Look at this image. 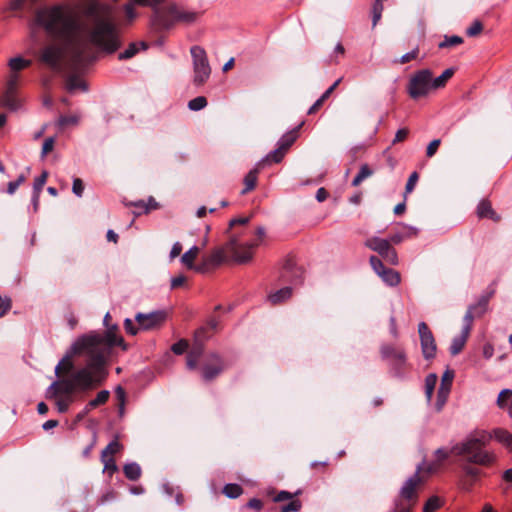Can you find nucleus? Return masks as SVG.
<instances>
[{"mask_svg": "<svg viewBox=\"0 0 512 512\" xmlns=\"http://www.w3.org/2000/svg\"><path fill=\"white\" fill-rule=\"evenodd\" d=\"M491 438H494L496 441L501 443L502 445L512 448V434L505 429L497 428L492 431L491 434H488Z\"/></svg>", "mask_w": 512, "mask_h": 512, "instance_id": "19", "label": "nucleus"}, {"mask_svg": "<svg viewBox=\"0 0 512 512\" xmlns=\"http://www.w3.org/2000/svg\"><path fill=\"white\" fill-rule=\"evenodd\" d=\"M172 5L169 4L165 7L155 8L151 24L156 30H168L176 24V19L171 13Z\"/></svg>", "mask_w": 512, "mask_h": 512, "instance_id": "11", "label": "nucleus"}, {"mask_svg": "<svg viewBox=\"0 0 512 512\" xmlns=\"http://www.w3.org/2000/svg\"><path fill=\"white\" fill-rule=\"evenodd\" d=\"M421 467H417V471L413 476L408 478L403 486L400 489V498L401 500L398 503H402L404 505L411 504V508L415 505L417 501V487L422 482L421 477L419 476V472Z\"/></svg>", "mask_w": 512, "mask_h": 512, "instance_id": "9", "label": "nucleus"}, {"mask_svg": "<svg viewBox=\"0 0 512 512\" xmlns=\"http://www.w3.org/2000/svg\"><path fill=\"white\" fill-rule=\"evenodd\" d=\"M490 440V436L485 431L471 435L460 444L452 447L456 455H466L471 463L487 465L493 462L494 455L482 449Z\"/></svg>", "mask_w": 512, "mask_h": 512, "instance_id": "3", "label": "nucleus"}, {"mask_svg": "<svg viewBox=\"0 0 512 512\" xmlns=\"http://www.w3.org/2000/svg\"><path fill=\"white\" fill-rule=\"evenodd\" d=\"M101 462L104 465V472H108L111 475L117 470V465L112 456L101 454Z\"/></svg>", "mask_w": 512, "mask_h": 512, "instance_id": "37", "label": "nucleus"}, {"mask_svg": "<svg viewBox=\"0 0 512 512\" xmlns=\"http://www.w3.org/2000/svg\"><path fill=\"white\" fill-rule=\"evenodd\" d=\"M411 237V234H405L404 232L395 233L390 236L388 239L390 243L399 244L401 243L405 238Z\"/></svg>", "mask_w": 512, "mask_h": 512, "instance_id": "60", "label": "nucleus"}, {"mask_svg": "<svg viewBox=\"0 0 512 512\" xmlns=\"http://www.w3.org/2000/svg\"><path fill=\"white\" fill-rule=\"evenodd\" d=\"M247 507L257 510V511H260L263 507V504H262L261 500H259L257 498H252L248 501Z\"/></svg>", "mask_w": 512, "mask_h": 512, "instance_id": "64", "label": "nucleus"}, {"mask_svg": "<svg viewBox=\"0 0 512 512\" xmlns=\"http://www.w3.org/2000/svg\"><path fill=\"white\" fill-rule=\"evenodd\" d=\"M433 89L432 73L428 69L415 73L408 84V93L413 99L426 96Z\"/></svg>", "mask_w": 512, "mask_h": 512, "instance_id": "6", "label": "nucleus"}, {"mask_svg": "<svg viewBox=\"0 0 512 512\" xmlns=\"http://www.w3.org/2000/svg\"><path fill=\"white\" fill-rule=\"evenodd\" d=\"M296 137V132L286 133L280 138L277 145L287 152L290 146L295 142Z\"/></svg>", "mask_w": 512, "mask_h": 512, "instance_id": "36", "label": "nucleus"}, {"mask_svg": "<svg viewBox=\"0 0 512 512\" xmlns=\"http://www.w3.org/2000/svg\"><path fill=\"white\" fill-rule=\"evenodd\" d=\"M0 105L10 111H18L22 107L21 99L17 96V90H5Z\"/></svg>", "mask_w": 512, "mask_h": 512, "instance_id": "16", "label": "nucleus"}, {"mask_svg": "<svg viewBox=\"0 0 512 512\" xmlns=\"http://www.w3.org/2000/svg\"><path fill=\"white\" fill-rule=\"evenodd\" d=\"M35 21L59 42L44 47L40 60L53 70L68 73L69 92L88 90L80 74L95 59L96 50L113 53L121 44L112 6L107 3L92 2L83 19L66 6L44 8L37 12Z\"/></svg>", "mask_w": 512, "mask_h": 512, "instance_id": "1", "label": "nucleus"}, {"mask_svg": "<svg viewBox=\"0 0 512 512\" xmlns=\"http://www.w3.org/2000/svg\"><path fill=\"white\" fill-rule=\"evenodd\" d=\"M147 48V44L145 42L139 43H131L129 47L120 53V59H129L133 57L139 50H145Z\"/></svg>", "mask_w": 512, "mask_h": 512, "instance_id": "31", "label": "nucleus"}, {"mask_svg": "<svg viewBox=\"0 0 512 512\" xmlns=\"http://www.w3.org/2000/svg\"><path fill=\"white\" fill-rule=\"evenodd\" d=\"M242 492V487L234 483L226 484L223 488V494L231 499L238 498L242 494Z\"/></svg>", "mask_w": 512, "mask_h": 512, "instance_id": "35", "label": "nucleus"}, {"mask_svg": "<svg viewBox=\"0 0 512 512\" xmlns=\"http://www.w3.org/2000/svg\"><path fill=\"white\" fill-rule=\"evenodd\" d=\"M379 277L389 286H397L400 283V274L390 268H386Z\"/></svg>", "mask_w": 512, "mask_h": 512, "instance_id": "25", "label": "nucleus"}, {"mask_svg": "<svg viewBox=\"0 0 512 512\" xmlns=\"http://www.w3.org/2000/svg\"><path fill=\"white\" fill-rule=\"evenodd\" d=\"M223 370L221 359L216 354H211L203 367V379L210 381Z\"/></svg>", "mask_w": 512, "mask_h": 512, "instance_id": "14", "label": "nucleus"}, {"mask_svg": "<svg viewBox=\"0 0 512 512\" xmlns=\"http://www.w3.org/2000/svg\"><path fill=\"white\" fill-rule=\"evenodd\" d=\"M31 65V60L24 59L23 57L17 56L11 58L8 62V66L11 72L17 73L20 70H23Z\"/></svg>", "mask_w": 512, "mask_h": 512, "instance_id": "29", "label": "nucleus"}, {"mask_svg": "<svg viewBox=\"0 0 512 512\" xmlns=\"http://www.w3.org/2000/svg\"><path fill=\"white\" fill-rule=\"evenodd\" d=\"M223 260L224 251L222 249L214 250L208 258L204 259L202 265L195 268V271L203 273L207 270V266H218L223 262Z\"/></svg>", "mask_w": 512, "mask_h": 512, "instance_id": "17", "label": "nucleus"}, {"mask_svg": "<svg viewBox=\"0 0 512 512\" xmlns=\"http://www.w3.org/2000/svg\"><path fill=\"white\" fill-rule=\"evenodd\" d=\"M110 396V392L108 390L100 391L94 399L89 401L84 408V413H89L92 409L105 404Z\"/></svg>", "mask_w": 512, "mask_h": 512, "instance_id": "22", "label": "nucleus"}, {"mask_svg": "<svg viewBox=\"0 0 512 512\" xmlns=\"http://www.w3.org/2000/svg\"><path fill=\"white\" fill-rule=\"evenodd\" d=\"M301 508V502L299 500H292L288 504L281 507V512H297Z\"/></svg>", "mask_w": 512, "mask_h": 512, "instance_id": "47", "label": "nucleus"}, {"mask_svg": "<svg viewBox=\"0 0 512 512\" xmlns=\"http://www.w3.org/2000/svg\"><path fill=\"white\" fill-rule=\"evenodd\" d=\"M489 296L482 297L476 305L470 306L464 316L462 332L469 334L475 314H483L488 306Z\"/></svg>", "mask_w": 512, "mask_h": 512, "instance_id": "13", "label": "nucleus"}, {"mask_svg": "<svg viewBox=\"0 0 512 512\" xmlns=\"http://www.w3.org/2000/svg\"><path fill=\"white\" fill-rule=\"evenodd\" d=\"M454 70L452 68H448L443 73L436 77L432 78V84L434 89H439L441 87H444L446 82L453 76Z\"/></svg>", "mask_w": 512, "mask_h": 512, "instance_id": "33", "label": "nucleus"}, {"mask_svg": "<svg viewBox=\"0 0 512 512\" xmlns=\"http://www.w3.org/2000/svg\"><path fill=\"white\" fill-rule=\"evenodd\" d=\"M203 354V345L201 343H195L192 349L189 351L187 356V367L189 369H195L200 357Z\"/></svg>", "mask_w": 512, "mask_h": 512, "instance_id": "20", "label": "nucleus"}, {"mask_svg": "<svg viewBox=\"0 0 512 512\" xmlns=\"http://www.w3.org/2000/svg\"><path fill=\"white\" fill-rule=\"evenodd\" d=\"M55 139L53 137H49L45 139L42 146V157L46 156L49 152H51L54 148Z\"/></svg>", "mask_w": 512, "mask_h": 512, "instance_id": "54", "label": "nucleus"}, {"mask_svg": "<svg viewBox=\"0 0 512 512\" xmlns=\"http://www.w3.org/2000/svg\"><path fill=\"white\" fill-rule=\"evenodd\" d=\"M133 3L142 5V6H149L155 10V8H159L158 5L164 2V0H132Z\"/></svg>", "mask_w": 512, "mask_h": 512, "instance_id": "52", "label": "nucleus"}, {"mask_svg": "<svg viewBox=\"0 0 512 512\" xmlns=\"http://www.w3.org/2000/svg\"><path fill=\"white\" fill-rule=\"evenodd\" d=\"M441 141L440 139H434L429 143L426 149V155L427 157H433L435 153L437 152V149L440 145Z\"/></svg>", "mask_w": 512, "mask_h": 512, "instance_id": "56", "label": "nucleus"}, {"mask_svg": "<svg viewBox=\"0 0 512 512\" xmlns=\"http://www.w3.org/2000/svg\"><path fill=\"white\" fill-rule=\"evenodd\" d=\"M18 82L19 75L17 73L11 72L7 80L6 90H17Z\"/></svg>", "mask_w": 512, "mask_h": 512, "instance_id": "50", "label": "nucleus"}, {"mask_svg": "<svg viewBox=\"0 0 512 512\" xmlns=\"http://www.w3.org/2000/svg\"><path fill=\"white\" fill-rule=\"evenodd\" d=\"M113 346H122L126 349L123 339L117 336L114 330L105 333L91 332L77 338L65 357L56 365L55 374L58 376L61 369L69 371L72 368L70 358L77 354H85L88 357L86 366L72 373L69 378L54 381L47 389V396L70 395L76 390L86 391L100 385L107 377L104 366Z\"/></svg>", "mask_w": 512, "mask_h": 512, "instance_id": "2", "label": "nucleus"}, {"mask_svg": "<svg viewBox=\"0 0 512 512\" xmlns=\"http://www.w3.org/2000/svg\"><path fill=\"white\" fill-rule=\"evenodd\" d=\"M186 281V277L182 274L175 276L171 279V288L175 289L182 286Z\"/></svg>", "mask_w": 512, "mask_h": 512, "instance_id": "62", "label": "nucleus"}, {"mask_svg": "<svg viewBox=\"0 0 512 512\" xmlns=\"http://www.w3.org/2000/svg\"><path fill=\"white\" fill-rule=\"evenodd\" d=\"M285 153L286 152L278 146L275 150H273L268 155H266L263 159H261L258 162V166L264 167L265 164L272 163V162L279 163L283 159Z\"/></svg>", "mask_w": 512, "mask_h": 512, "instance_id": "24", "label": "nucleus"}, {"mask_svg": "<svg viewBox=\"0 0 512 512\" xmlns=\"http://www.w3.org/2000/svg\"><path fill=\"white\" fill-rule=\"evenodd\" d=\"M418 333L423 357L426 360L433 359L436 356L437 346L434 336L425 322L418 324Z\"/></svg>", "mask_w": 512, "mask_h": 512, "instance_id": "10", "label": "nucleus"}, {"mask_svg": "<svg viewBox=\"0 0 512 512\" xmlns=\"http://www.w3.org/2000/svg\"><path fill=\"white\" fill-rule=\"evenodd\" d=\"M124 327L127 333L131 335H136L138 333V328L134 326L131 319L126 318L124 321Z\"/></svg>", "mask_w": 512, "mask_h": 512, "instance_id": "61", "label": "nucleus"}, {"mask_svg": "<svg viewBox=\"0 0 512 512\" xmlns=\"http://www.w3.org/2000/svg\"><path fill=\"white\" fill-rule=\"evenodd\" d=\"M261 168L262 167L258 166L257 163L256 166L247 173V175L244 178L245 188L242 190V194H245L248 191H251L255 188L257 182V174Z\"/></svg>", "mask_w": 512, "mask_h": 512, "instance_id": "23", "label": "nucleus"}, {"mask_svg": "<svg viewBox=\"0 0 512 512\" xmlns=\"http://www.w3.org/2000/svg\"><path fill=\"white\" fill-rule=\"evenodd\" d=\"M418 181V174L416 172H413L409 178H408V181L406 183V186H405V195L411 193L416 185Z\"/></svg>", "mask_w": 512, "mask_h": 512, "instance_id": "49", "label": "nucleus"}, {"mask_svg": "<svg viewBox=\"0 0 512 512\" xmlns=\"http://www.w3.org/2000/svg\"><path fill=\"white\" fill-rule=\"evenodd\" d=\"M369 262L372 269L378 276L386 269L383 262L376 256H371Z\"/></svg>", "mask_w": 512, "mask_h": 512, "instance_id": "42", "label": "nucleus"}, {"mask_svg": "<svg viewBox=\"0 0 512 512\" xmlns=\"http://www.w3.org/2000/svg\"><path fill=\"white\" fill-rule=\"evenodd\" d=\"M72 191L76 196H78V197L82 196L83 191H84V185H83V182L81 179L75 178L73 180Z\"/></svg>", "mask_w": 512, "mask_h": 512, "instance_id": "55", "label": "nucleus"}, {"mask_svg": "<svg viewBox=\"0 0 512 512\" xmlns=\"http://www.w3.org/2000/svg\"><path fill=\"white\" fill-rule=\"evenodd\" d=\"M291 295H292V289L290 287H284V288H281L280 290L270 294L268 296V299L273 304H279V303L287 300L288 298H290Z\"/></svg>", "mask_w": 512, "mask_h": 512, "instance_id": "26", "label": "nucleus"}, {"mask_svg": "<svg viewBox=\"0 0 512 512\" xmlns=\"http://www.w3.org/2000/svg\"><path fill=\"white\" fill-rule=\"evenodd\" d=\"M380 355L387 362L389 371L393 376L404 377L405 369L408 366L407 354L404 349L397 348L392 344H382Z\"/></svg>", "mask_w": 512, "mask_h": 512, "instance_id": "4", "label": "nucleus"}, {"mask_svg": "<svg viewBox=\"0 0 512 512\" xmlns=\"http://www.w3.org/2000/svg\"><path fill=\"white\" fill-rule=\"evenodd\" d=\"M477 215L479 218H489L493 221H499L500 216L493 210L491 203L487 200H482L477 206Z\"/></svg>", "mask_w": 512, "mask_h": 512, "instance_id": "18", "label": "nucleus"}, {"mask_svg": "<svg viewBox=\"0 0 512 512\" xmlns=\"http://www.w3.org/2000/svg\"><path fill=\"white\" fill-rule=\"evenodd\" d=\"M79 122V116L70 115V116H61L58 120L59 126H67V125H76Z\"/></svg>", "mask_w": 512, "mask_h": 512, "instance_id": "44", "label": "nucleus"}, {"mask_svg": "<svg viewBox=\"0 0 512 512\" xmlns=\"http://www.w3.org/2000/svg\"><path fill=\"white\" fill-rule=\"evenodd\" d=\"M463 43V38L457 35L445 36L444 40L439 43V48L453 47Z\"/></svg>", "mask_w": 512, "mask_h": 512, "instance_id": "39", "label": "nucleus"}, {"mask_svg": "<svg viewBox=\"0 0 512 512\" xmlns=\"http://www.w3.org/2000/svg\"><path fill=\"white\" fill-rule=\"evenodd\" d=\"M190 54L193 63V83L201 86L209 79L211 75V67L206 51L200 46H192Z\"/></svg>", "mask_w": 512, "mask_h": 512, "instance_id": "5", "label": "nucleus"}, {"mask_svg": "<svg viewBox=\"0 0 512 512\" xmlns=\"http://www.w3.org/2000/svg\"><path fill=\"white\" fill-rule=\"evenodd\" d=\"M450 454H455V452L452 451V448L450 450L439 448L435 451V456L437 457L438 462H442L443 460L447 459Z\"/></svg>", "mask_w": 512, "mask_h": 512, "instance_id": "57", "label": "nucleus"}, {"mask_svg": "<svg viewBox=\"0 0 512 512\" xmlns=\"http://www.w3.org/2000/svg\"><path fill=\"white\" fill-rule=\"evenodd\" d=\"M453 378H454V372L452 370L448 369L443 373L441 383L452 385Z\"/></svg>", "mask_w": 512, "mask_h": 512, "instance_id": "63", "label": "nucleus"}, {"mask_svg": "<svg viewBox=\"0 0 512 512\" xmlns=\"http://www.w3.org/2000/svg\"><path fill=\"white\" fill-rule=\"evenodd\" d=\"M165 319V313L162 311H154L150 313H138L135 320L140 329L150 330L159 326Z\"/></svg>", "mask_w": 512, "mask_h": 512, "instance_id": "12", "label": "nucleus"}, {"mask_svg": "<svg viewBox=\"0 0 512 512\" xmlns=\"http://www.w3.org/2000/svg\"><path fill=\"white\" fill-rule=\"evenodd\" d=\"M171 13L176 19V23L192 24L200 17L199 12L183 9L176 4L172 5Z\"/></svg>", "mask_w": 512, "mask_h": 512, "instance_id": "15", "label": "nucleus"}, {"mask_svg": "<svg viewBox=\"0 0 512 512\" xmlns=\"http://www.w3.org/2000/svg\"><path fill=\"white\" fill-rule=\"evenodd\" d=\"M442 505V502L439 497L432 496L430 497L423 507V512H434L438 510Z\"/></svg>", "mask_w": 512, "mask_h": 512, "instance_id": "40", "label": "nucleus"}, {"mask_svg": "<svg viewBox=\"0 0 512 512\" xmlns=\"http://www.w3.org/2000/svg\"><path fill=\"white\" fill-rule=\"evenodd\" d=\"M469 334L461 332V334L452 340L450 346L451 355L455 356L459 354L465 346Z\"/></svg>", "mask_w": 512, "mask_h": 512, "instance_id": "28", "label": "nucleus"}, {"mask_svg": "<svg viewBox=\"0 0 512 512\" xmlns=\"http://www.w3.org/2000/svg\"><path fill=\"white\" fill-rule=\"evenodd\" d=\"M408 134L409 130L407 128L399 129L395 134L393 144L404 141L407 138Z\"/></svg>", "mask_w": 512, "mask_h": 512, "instance_id": "59", "label": "nucleus"}, {"mask_svg": "<svg viewBox=\"0 0 512 512\" xmlns=\"http://www.w3.org/2000/svg\"><path fill=\"white\" fill-rule=\"evenodd\" d=\"M123 470L129 480L135 481L141 476V467L135 462L126 464Z\"/></svg>", "mask_w": 512, "mask_h": 512, "instance_id": "32", "label": "nucleus"}, {"mask_svg": "<svg viewBox=\"0 0 512 512\" xmlns=\"http://www.w3.org/2000/svg\"><path fill=\"white\" fill-rule=\"evenodd\" d=\"M364 245L370 250L377 252L389 264H398L397 252L394 248L391 247L390 241L388 239H382L374 236L368 238L364 242Z\"/></svg>", "mask_w": 512, "mask_h": 512, "instance_id": "8", "label": "nucleus"}, {"mask_svg": "<svg viewBox=\"0 0 512 512\" xmlns=\"http://www.w3.org/2000/svg\"><path fill=\"white\" fill-rule=\"evenodd\" d=\"M259 245L257 241L240 242L236 237H232L227 244V249L231 252L233 259L237 263H247L253 257V249Z\"/></svg>", "mask_w": 512, "mask_h": 512, "instance_id": "7", "label": "nucleus"}, {"mask_svg": "<svg viewBox=\"0 0 512 512\" xmlns=\"http://www.w3.org/2000/svg\"><path fill=\"white\" fill-rule=\"evenodd\" d=\"M207 106V100L204 96H198L188 102V108L192 111H200Z\"/></svg>", "mask_w": 512, "mask_h": 512, "instance_id": "38", "label": "nucleus"}, {"mask_svg": "<svg viewBox=\"0 0 512 512\" xmlns=\"http://www.w3.org/2000/svg\"><path fill=\"white\" fill-rule=\"evenodd\" d=\"M372 174H373V170L367 164H363L360 167V170L357 173V175L354 177V179L352 181V185L358 186L362 181H364L365 179L370 177Z\"/></svg>", "mask_w": 512, "mask_h": 512, "instance_id": "34", "label": "nucleus"}, {"mask_svg": "<svg viewBox=\"0 0 512 512\" xmlns=\"http://www.w3.org/2000/svg\"><path fill=\"white\" fill-rule=\"evenodd\" d=\"M122 446L117 440L111 441L101 454L112 456L121 450Z\"/></svg>", "mask_w": 512, "mask_h": 512, "instance_id": "41", "label": "nucleus"}, {"mask_svg": "<svg viewBox=\"0 0 512 512\" xmlns=\"http://www.w3.org/2000/svg\"><path fill=\"white\" fill-rule=\"evenodd\" d=\"M437 381L438 376L435 373H430L425 378V396L428 402L432 399Z\"/></svg>", "mask_w": 512, "mask_h": 512, "instance_id": "30", "label": "nucleus"}, {"mask_svg": "<svg viewBox=\"0 0 512 512\" xmlns=\"http://www.w3.org/2000/svg\"><path fill=\"white\" fill-rule=\"evenodd\" d=\"M25 181L24 175H19V177L15 181H11L8 183L7 192L12 195L16 192L18 187Z\"/></svg>", "mask_w": 512, "mask_h": 512, "instance_id": "45", "label": "nucleus"}, {"mask_svg": "<svg viewBox=\"0 0 512 512\" xmlns=\"http://www.w3.org/2000/svg\"><path fill=\"white\" fill-rule=\"evenodd\" d=\"M199 251H200V249L198 246H196V245L192 246L188 251H186L182 255L181 263L183 265H185L187 268L195 270V268H197L198 266L194 265V261L197 258Z\"/></svg>", "mask_w": 512, "mask_h": 512, "instance_id": "21", "label": "nucleus"}, {"mask_svg": "<svg viewBox=\"0 0 512 512\" xmlns=\"http://www.w3.org/2000/svg\"><path fill=\"white\" fill-rule=\"evenodd\" d=\"M48 173L44 171L39 177H37L33 184V190L34 193H40L43 189L46 180H47Z\"/></svg>", "mask_w": 512, "mask_h": 512, "instance_id": "43", "label": "nucleus"}, {"mask_svg": "<svg viewBox=\"0 0 512 512\" xmlns=\"http://www.w3.org/2000/svg\"><path fill=\"white\" fill-rule=\"evenodd\" d=\"M187 348H188V342L186 340H180V341L174 343L171 347L172 351L177 355L183 354Z\"/></svg>", "mask_w": 512, "mask_h": 512, "instance_id": "48", "label": "nucleus"}, {"mask_svg": "<svg viewBox=\"0 0 512 512\" xmlns=\"http://www.w3.org/2000/svg\"><path fill=\"white\" fill-rule=\"evenodd\" d=\"M483 29L482 23L478 20L474 21L470 27L467 28L466 33L470 37L478 35Z\"/></svg>", "mask_w": 512, "mask_h": 512, "instance_id": "46", "label": "nucleus"}, {"mask_svg": "<svg viewBox=\"0 0 512 512\" xmlns=\"http://www.w3.org/2000/svg\"><path fill=\"white\" fill-rule=\"evenodd\" d=\"M124 12L128 22H132L137 17V13L132 3H128L124 6Z\"/></svg>", "mask_w": 512, "mask_h": 512, "instance_id": "53", "label": "nucleus"}, {"mask_svg": "<svg viewBox=\"0 0 512 512\" xmlns=\"http://www.w3.org/2000/svg\"><path fill=\"white\" fill-rule=\"evenodd\" d=\"M72 398L68 395L65 399H58L56 402L57 409L60 413H64L68 410Z\"/></svg>", "mask_w": 512, "mask_h": 512, "instance_id": "51", "label": "nucleus"}, {"mask_svg": "<svg viewBox=\"0 0 512 512\" xmlns=\"http://www.w3.org/2000/svg\"><path fill=\"white\" fill-rule=\"evenodd\" d=\"M452 385L442 384L440 385L437 392V401H436V410L440 411L445 405L447 398L449 396Z\"/></svg>", "mask_w": 512, "mask_h": 512, "instance_id": "27", "label": "nucleus"}, {"mask_svg": "<svg viewBox=\"0 0 512 512\" xmlns=\"http://www.w3.org/2000/svg\"><path fill=\"white\" fill-rule=\"evenodd\" d=\"M11 308V300L8 297H2L0 295V317L4 316V314Z\"/></svg>", "mask_w": 512, "mask_h": 512, "instance_id": "58", "label": "nucleus"}]
</instances>
